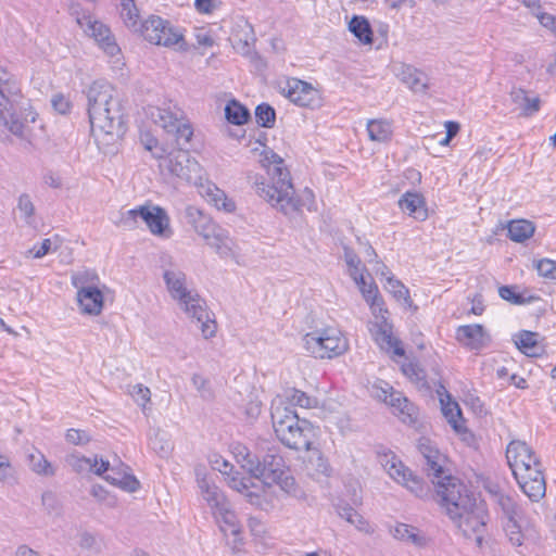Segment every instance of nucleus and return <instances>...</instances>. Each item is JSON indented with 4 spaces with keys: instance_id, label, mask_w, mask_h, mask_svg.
<instances>
[{
    "instance_id": "35",
    "label": "nucleus",
    "mask_w": 556,
    "mask_h": 556,
    "mask_svg": "<svg viewBox=\"0 0 556 556\" xmlns=\"http://www.w3.org/2000/svg\"><path fill=\"white\" fill-rule=\"evenodd\" d=\"M119 16L128 29L139 33L142 22H140L139 9L135 0H121Z\"/></svg>"
},
{
    "instance_id": "54",
    "label": "nucleus",
    "mask_w": 556,
    "mask_h": 556,
    "mask_svg": "<svg viewBox=\"0 0 556 556\" xmlns=\"http://www.w3.org/2000/svg\"><path fill=\"white\" fill-rule=\"evenodd\" d=\"M496 502L508 520L515 519L519 513V506L511 496L507 494H498Z\"/></svg>"
},
{
    "instance_id": "48",
    "label": "nucleus",
    "mask_w": 556,
    "mask_h": 556,
    "mask_svg": "<svg viewBox=\"0 0 556 556\" xmlns=\"http://www.w3.org/2000/svg\"><path fill=\"white\" fill-rule=\"evenodd\" d=\"M66 464L77 473H88L97 466V457L91 459L78 454H71L66 457Z\"/></svg>"
},
{
    "instance_id": "33",
    "label": "nucleus",
    "mask_w": 556,
    "mask_h": 556,
    "mask_svg": "<svg viewBox=\"0 0 556 556\" xmlns=\"http://www.w3.org/2000/svg\"><path fill=\"white\" fill-rule=\"evenodd\" d=\"M446 456L440 451L434 452L432 455H428L421 460L422 469L425 473L432 480H439L446 476L445 470Z\"/></svg>"
},
{
    "instance_id": "7",
    "label": "nucleus",
    "mask_w": 556,
    "mask_h": 556,
    "mask_svg": "<svg viewBox=\"0 0 556 556\" xmlns=\"http://www.w3.org/2000/svg\"><path fill=\"white\" fill-rule=\"evenodd\" d=\"M142 219L152 235L169 238L173 235L167 212L157 205H140L126 211L121 216V225L127 229H135L138 219Z\"/></svg>"
},
{
    "instance_id": "6",
    "label": "nucleus",
    "mask_w": 556,
    "mask_h": 556,
    "mask_svg": "<svg viewBox=\"0 0 556 556\" xmlns=\"http://www.w3.org/2000/svg\"><path fill=\"white\" fill-rule=\"evenodd\" d=\"M139 28L141 36L152 45L174 48L179 51L189 49L182 29L159 15H150Z\"/></svg>"
},
{
    "instance_id": "49",
    "label": "nucleus",
    "mask_w": 556,
    "mask_h": 556,
    "mask_svg": "<svg viewBox=\"0 0 556 556\" xmlns=\"http://www.w3.org/2000/svg\"><path fill=\"white\" fill-rule=\"evenodd\" d=\"M255 119L257 125L264 128H273L276 124V111L268 103H261L255 108Z\"/></svg>"
},
{
    "instance_id": "31",
    "label": "nucleus",
    "mask_w": 556,
    "mask_h": 556,
    "mask_svg": "<svg viewBox=\"0 0 556 556\" xmlns=\"http://www.w3.org/2000/svg\"><path fill=\"white\" fill-rule=\"evenodd\" d=\"M198 485L203 500L211 507L212 513L228 503L222 491L215 484L210 483L206 478L198 477Z\"/></svg>"
},
{
    "instance_id": "18",
    "label": "nucleus",
    "mask_w": 556,
    "mask_h": 556,
    "mask_svg": "<svg viewBox=\"0 0 556 556\" xmlns=\"http://www.w3.org/2000/svg\"><path fill=\"white\" fill-rule=\"evenodd\" d=\"M377 321L372 324L370 332L372 333L375 341L380 345L381 349L387 351H393L397 356L405 354L404 349L401 345V341L392 334V324L389 323L384 311L382 313L377 312Z\"/></svg>"
},
{
    "instance_id": "43",
    "label": "nucleus",
    "mask_w": 556,
    "mask_h": 556,
    "mask_svg": "<svg viewBox=\"0 0 556 556\" xmlns=\"http://www.w3.org/2000/svg\"><path fill=\"white\" fill-rule=\"evenodd\" d=\"M273 483H276L282 492L292 497H300L303 493L288 468L282 471V475H278V477L271 481V484Z\"/></svg>"
},
{
    "instance_id": "5",
    "label": "nucleus",
    "mask_w": 556,
    "mask_h": 556,
    "mask_svg": "<svg viewBox=\"0 0 556 556\" xmlns=\"http://www.w3.org/2000/svg\"><path fill=\"white\" fill-rule=\"evenodd\" d=\"M434 500L447 516H457V511H466L477 500L473 492L459 478L450 473L439 480H432Z\"/></svg>"
},
{
    "instance_id": "56",
    "label": "nucleus",
    "mask_w": 556,
    "mask_h": 556,
    "mask_svg": "<svg viewBox=\"0 0 556 556\" xmlns=\"http://www.w3.org/2000/svg\"><path fill=\"white\" fill-rule=\"evenodd\" d=\"M191 380L193 387L197 389L203 400L211 401L214 397L210 381L206 378L199 374H194Z\"/></svg>"
},
{
    "instance_id": "15",
    "label": "nucleus",
    "mask_w": 556,
    "mask_h": 556,
    "mask_svg": "<svg viewBox=\"0 0 556 556\" xmlns=\"http://www.w3.org/2000/svg\"><path fill=\"white\" fill-rule=\"evenodd\" d=\"M77 24L84 33L92 38L98 47L108 55L114 56L121 52V49L112 34L110 27L90 14L77 16Z\"/></svg>"
},
{
    "instance_id": "23",
    "label": "nucleus",
    "mask_w": 556,
    "mask_h": 556,
    "mask_svg": "<svg viewBox=\"0 0 556 556\" xmlns=\"http://www.w3.org/2000/svg\"><path fill=\"white\" fill-rule=\"evenodd\" d=\"M387 403L394 415L399 416L403 422L415 424L417 421V407L403 395L402 392L394 390Z\"/></svg>"
},
{
    "instance_id": "22",
    "label": "nucleus",
    "mask_w": 556,
    "mask_h": 556,
    "mask_svg": "<svg viewBox=\"0 0 556 556\" xmlns=\"http://www.w3.org/2000/svg\"><path fill=\"white\" fill-rule=\"evenodd\" d=\"M129 471L130 468L121 463L118 466L113 465L111 471L103 476V478L112 485L132 493L140 488V482Z\"/></svg>"
},
{
    "instance_id": "42",
    "label": "nucleus",
    "mask_w": 556,
    "mask_h": 556,
    "mask_svg": "<svg viewBox=\"0 0 556 556\" xmlns=\"http://www.w3.org/2000/svg\"><path fill=\"white\" fill-rule=\"evenodd\" d=\"M27 459L30 469L35 473L46 477H52L55 475V470L52 467L51 463L46 458V456L41 452L35 451L33 453H29Z\"/></svg>"
},
{
    "instance_id": "16",
    "label": "nucleus",
    "mask_w": 556,
    "mask_h": 556,
    "mask_svg": "<svg viewBox=\"0 0 556 556\" xmlns=\"http://www.w3.org/2000/svg\"><path fill=\"white\" fill-rule=\"evenodd\" d=\"M282 94L292 103L302 108L316 109L321 105L319 91L311 84L299 78H290L282 88Z\"/></svg>"
},
{
    "instance_id": "25",
    "label": "nucleus",
    "mask_w": 556,
    "mask_h": 556,
    "mask_svg": "<svg viewBox=\"0 0 556 556\" xmlns=\"http://www.w3.org/2000/svg\"><path fill=\"white\" fill-rule=\"evenodd\" d=\"M270 417L275 432L290 424L296 422L299 418L291 405L287 404L280 396H277L271 402Z\"/></svg>"
},
{
    "instance_id": "63",
    "label": "nucleus",
    "mask_w": 556,
    "mask_h": 556,
    "mask_svg": "<svg viewBox=\"0 0 556 556\" xmlns=\"http://www.w3.org/2000/svg\"><path fill=\"white\" fill-rule=\"evenodd\" d=\"M417 450L421 456V459H425L428 455H432L434 452L440 451L437 444L426 437H422L418 440Z\"/></svg>"
},
{
    "instance_id": "8",
    "label": "nucleus",
    "mask_w": 556,
    "mask_h": 556,
    "mask_svg": "<svg viewBox=\"0 0 556 556\" xmlns=\"http://www.w3.org/2000/svg\"><path fill=\"white\" fill-rule=\"evenodd\" d=\"M242 456V467L254 478L262 480L263 493L268 495L271 489V481L287 468L285 459L277 453L268 451L262 459L250 453L245 447Z\"/></svg>"
},
{
    "instance_id": "50",
    "label": "nucleus",
    "mask_w": 556,
    "mask_h": 556,
    "mask_svg": "<svg viewBox=\"0 0 556 556\" xmlns=\"http://www.w3.org/2000/svg\"><path fill=\"white\" fill-rule=\"evenodd\" d=\"M286 397L290 401L289 405H298L304 408L315 407L317 405V400L315 397L308 396L305 392L291 389L286 393Z\"/></svg>"
},
{
    "instance_id": "19",
    "label": "nucleus",
    "mask_w": 556,
    "mask_h": 556,
    "mask_svg": "<svg viewBox=\"0 0 556 556\" xmlns=\"http://www.w3.org/2000/svg\"><path fill=\"white\" fill-rule=\"evenodd\" d=\"M506 459L513 473L516 470H521L526 467L535 465L538 466L540 459L535 456L534 452L526 442L511 441L506 448Z\"/></svg>"
},
{
    "instance_id": "3",
    "label": "nucleus",
    "mask_w": 556,
    "mask_h": 556,
    "mask_svg": "<svg viewBox=\"0 0 556 556\" xmlns=\"http://www.w3.org/2000/svg\"><path fill=\"white\" fill-rule=\"evenodd\" d=\"M166 289L179 307L199 325L205 339L212 338L216 332V325L211 320L206 304L194 289H189L187 275L177 266H170L163 271Z\"/></svg>"
},
{
    "instance_id": "9",
    "label": "nucleus",
    "mask_w": 556,
    "mask_h": 556,
    "mask_svg": "<svg viewBox=\"0 0 556 556\" xmlns=\"http://www.w3.org/2000/svg\"><path fill=\"white\" fill-rule=\"evenodd\" d=\"M154 123L166 132L173 134L178 149H185L193 136V129L182 110L176 105L155 108L151 112Z\"/></svg>"
},
{
    "instance_id": "4",
    "label": "nucleus",
    "mask_w": 556,
    "mask_h": 556,
    "mask_svg": "<svg viewBox=\"0 0 556 556\" xmlns=\"http://www.w3.org/2000/svg\"><path fill=\"white\" fill-rule=\"evenodd\" d=\"M10 124V134L23 138L26 125L36 121V113L22 92L20 79L5 66H0V110Z\"/></svg>"
},
{
    "instance_id": "27",
    "label": "nucleus",
    "mask_w": 556,
    "mask_h": 556,
    "mask_svg": "<svg viewBox=\"0 0 556 556\" xmlns=\"http://www.w3.org/2000/svg\"><path fill=\"white\" fill-rule=\"evenodd\" d=\"M200 193L205 197L207 202L214 205L218 211H224L225 213L235 212V201L228 198L225 191L219 189L216 185L207 184L206 186H203L200 184Z\"/></svg>"
},
{
    "instance_id": "51",
    "label": "nucleus",
    "mask_w": 556,
    "mask_h": 556,
    "mask_svg": "<svg viewBox=\"0 0 556 556\" xmlns=\"http://www.w3.org/2000/svg\"><path fill=\"white\" fill-rule=\"evenodd\" d=\"M344 261L350 269V276L352 279L358 278L363 281V268L361 267V258L357 254L349 247H344Z\"/></svg>"
},
{
    "instance_id": "39",
    "label": "nucleus",
    "mask_w": 556,
    "mask_h": 556,
    "mask_svg": "<svg viewBox=\"0 0 556 556\" xmlns=\"http://www.w3.org/2000/svg\"><path fill=\"white\" fill-rule=\"evenodd\" d=\"M534 230V225L529 220H511L507 226V236L515 242H523L533 235Z\"/></svg>"
},
{
    "instance_id": "32",
    "label": "nucleus",
    "mask_w": 556,
    "mask_h": 556,
    "mask_svg": "<svg viewBox=\"0 0 556 556\" xmlns=\"http://www.w3.org/2000/svg\"><path fill=\"white\" fill-rule=\"evenodd\" d=\"M367 131L371 141L387 143L393 136L392 122L384 118L370 119L367 123Z\"/></svg>"
},
{
    "instance_id": "60",
    "label": "nucleus",
    "mask_w": 556,
    "mask_h": 556,
    "mask_svg": "<svg viewBox=\"0 0 556 556\" xmlns=\"http://www.w3.org/2000/svg\"><path fill=\"white\" fill-rule=\"evenodd\" d=\"M505 531L507 536L513 545L520 546L522 545L523 534L521 532L520 526L517 523L516 519L508 520L505 526Z\"/></svg>"
},
{
    "instance_id": "29",
    "label": "nucleus",
    "mask_w": 556,
    "mask_h": 556,
    "mask_svg": "<svg viewBox=\"0 0 556 556\" xmlns=\"http://www.w3.org/2000/svg\"><path fill=\"white\" fill-rule=\"evenodd\" d=\"M353 280L359 287L366 302L369 303L375 317H378L377 312L382 313L384 311L388 313V309L384 308V301L379 295L378 287L372 281L367 282L364 275L363 281H361L358 278Z\"/></svg>"
},
{
    "instance_id": "13",
    "label": "nucleus",
    "mask_w": 556,
    "mask_h": 556,
    "mask_svg": "<svg viewBox=\"0 0 556 556\" xmlns=\"http://www.w3.org/2000/svg\"><path fill=\"white\" fill-rule=\"evenodd\" d=\"M380 463L393 480L402 483L415 496L422 500L431 496V489L429 484L416 476L392 453L384 454L381 457Z\"/></svg>"
},
{
    "instance_id": "10",
    "label": "nucleus",
    "mask_w": 556,
    "mask_h": 556,
    "mask_svg": "<svg viewBox=\"0 0 556 556\" xmlns=\"http://www.w3.org/2000/svg\"><path fill=\"white\" fill-rule=\"evenodd\" d=\"M305 349L316 358H332L348 350V341L336 328L306 333L303 338Z\"/></svg>"
},
{
    "instance_id": "30",
    "label": "nucleus",
    "mask_w": 556,
    "mask_h": 556,
    "mask_svg": "<svg viewBox=\"0 0 556 556\" xmlns=\"http://www.w3.org/2000/svg\"><path fill=\"white\" fill-rule=\"evenodd\" d=\"M440 394V403L444 417L447 422L453 427L454 430L460 432L464 430V426L459 422L463 421L462 409L457 402L453 401L451 395L445 392V396Z\"/></svg>"
},
{
    "instance_id": "20",
    "label": "nucleus",
    "mask_w": 556,
    "mask_h": 556,
    "mask_svg": "<svg viewBox=\"0 0 556 556\" xmlns=\"http://www.w3.org/2000/svg\"><path fill=\"white\" fill-rule=\"evenodd\" d=\"M456 340L473 351H480L491 342L490 336L480 324L459 326L456 329Z\"/></svg>"
},
{
    "instance_id": "53",
    "label": "nucleus",
    "mask_w": 556,
    "mask_h": 556,
    "mask_svg": "<svg viewBox=\"0 0 556 556\" xmlns=\"http://www.w3.org/2000/svg\"><path fill=\"white\" fill-rule=\"evenodd\" d=\"M517 289L518 288L516 286H502L498 289V294L503 300L516 305H521L532 300L531 296L526 299L521 293L517 291Z\"/></svg>"
},
{
    "instance_id": "40",
    "label": "nucleus",
    "mask_w": 556,
    "mask_h": 556,
    "mask_svg": "<svg viewBox=\"0 0 556 556\" xmlns=\"http://www.w3.org/2000/svg\"><path fill=\"white\" fill-rule=\"evenodd\" d=\"M225 116L233 125H244L249 122L250 111L239 101L232 99L225 106Z\"/></svg>"
},
{
    "instance_id": "17",
    "label": "nucleus",
    "mask_w": 556,
    "mask_h": 556,
    "mask_svg": "<svg viewBox=\"0 0 556 556\" xmlns=\"http://www.w3.org/2000/svg\"><path fill=\"white\" fill-rule=\"evenodd\" d=\"M185 218L193 229L203 237L210 244H214L212 240L219 242L222 240V228H219L213 219L203 213L200 208L189 205L185 210Z\"/></svg>"
},
{
    "instance_id": "1",
    "label": "nucleus",
    "mask_w": 556,
    "mask_h": 556,
    "mask_svg": "<svg viewBox=\"0 0 556 556\" xmlns=\"http://www.w3.org/2000/svg\"><path fill=\"white\" fill-rule=\"evenodd\" d=\"M270 154L271 167L267 170L269 179L266 180L258 175L253 177V188L256 194L285 215H292L303 208L312 211L315 205L314 192L305 188L295 195L291 176L287 167L283 166V160L273 151Z\"/></svg>"
},
{
    "instance_id": "59",
    "label": "nucleus",
    "mask_w": 556,
    "mask_h": 556,
    "mask_svg": "<svg viewBox=\"0 0 556 556\" xmlns=\"http://www.w3.org/2000/svg\"><path fill=\"white\" fill-rule=\"evenodd\" d=\"M17 208L23 214L25 222L27 224H31V218L35 213V206L30 199V197L26 193H23L18 198Z\"/></svg>"
},
{
    "instance_id": "64",
    "label": "nucleus",
    "mask_w": 556,
    "mask_h": 556,
    "mask_svg": "<svg viewBox=\"0 0 556 556\" xmlns=\"http://www.w3.org/2000/svg\"><path fill=\"white\" fill-rule=\"evenodd\" d=\"M374 394L377 399L387 403L388 399L391 395V392L394 391L393 387H391L388 382L380 380L378 383L372 386Z\"/></svg>"
},
{
    "instance_id": "24",
    "label": "nucleus",
    "mask_w": 556,
    "mask_h": 556,
    "mask_svg": "<svg viewBox=\"0 0 556 556\" xmlns=\"http://www.w3.org/2000/svg\"><path fill=\"white\" fill-rule=\"evenodd\" d=\"M400 208L417 220L428 218V210L422 194L415 191H406L399 200Z\"/></svg>"
},
{
    "instance_id": "58",
    "label": "nucleus",
    "mask_w": 556,
    "mask_h": 556,
    "mask_svg": "<svg viewBox=\"0 0 556 556\" xmlns=\"http://www.w3.org/2000/svg\"><path fill=\"white\" fill-rule=\"evenodd\" d=\"M513 475L517 481L532 480L534 478L540 479V477H544L541 462L538 466L532 465L521 470H516Z\"/></svg>"
},
{
    "instance_id": "14",
    "label": "nucleus",
    "mask_w": 556,
    "mask_h": 556,
    "mask_svg": "<svg viewBox=\"0 0 556 556\" xmlns=\"http://www.w3.org/2000/svg\"><path fill=\"white\" fill-rule=\"evenodd\" d=\"M275 433L279 441L289 448L295 451L311 450V445H314L318 435V427L307 419L299 417L296 422L290 424Z\"/></svg>"
},
{
    "instance_id": "12",
    "label": "nucleus",
    "mask_w": 556,
    "mask_h": 556,
    "mask_svg": "<svg viewBox=\"0 0 556 556\" xmlns=\"http://www.w3.org/2000/svg\"><path fill=\"white\" fill-rule=\"evenodd\" d=\"M162 159L161 167L168 170L173 176L191 184L200 185L202 181V166L192 159L186 149H177L167 154V156L156 155Z\"/></svg>"
},
{
    "instance_id": "52",
    "label": "nucleus",
    "mask_w": 556,
    "mask_h": 556,
    "mask_svg": "<svg viewBox=\"0 0 556 556\" xmlns=\"http://www.w3.org/2000/svg\"><path fill=\"white\" fill-rule=\"evenodd\" d=\"M386 289L391 292L396 300H404L407 304L412 303L408 289L393 276L387 277Z\"/></svg>"
},
{
    "instance_id": "37",
    "label": "nucleus",
    "mask_w": 556,
    "mask_h": 556,
    "mask_svg": "<svg viewBox=\"0 0 556 556\" xmlns=\"http://www.w3.org/2000/svg\"><path fill=\"white\" fill-rule=\"evenodd\" d=\"M349 30L365 45L374 41L371 25L365 16L354 15L349 22Z\"/></svg>"
},
{
    "instance_id": "47",
    "label": "nucleus",
    "mask_w": 556,
    "mask_h": 556,
    "mask_svg": "<svg viewBox=\"0 0 556 556\" xmlns=\"http://www.w3.org/2000/svg\"><path fill=\"white\" fill-rule=\"evenodd\" d=\"M305 451L309 453L307 458V466L311 467L316 473L329 476L331 468L323 453L313 445H311V450Z\"/></svg>"
},
{
    "instance_id": "45",
    "label": "nucleus",
    "mask_w": 556,
    "mask_h": 556,
    "mask_svg": "<svg viewBox=\"0 0 556 556\" xmlns=\"http://www.w3.org/2000/svg\"><path fill=\"white\" fill-rule=\"evenodd\" d=\"M71 281L77 291H80L83 289L97 287L99 282V276L94 270L85 269L73 273Z\"/></svg>"
},
{
    "instance_id": "2",
    "label": "nucleus",
    "mask_w": 556,
    "mask_h": 556,
    "mask_svg": "<svg viewBox=\"0 0 556 556\" xmlns=\"http://www.w3.org/2000/svg\"><path fill=\"white\" fill-rule=\"evenodd\" d=\"M85 92L91 130H99L106 143L122 139L126 132L125 110L114 87L104 79H98Z\"/></svg>"
},
{
    "instance_id": "61",
    "label": "nucleus",
    "mask_w": 556,
    "mask_h": 556,
    "mask_svg": "<svg viewBox=\"0 0 556 556\" xmlns=\"http://www.w3.org/2000/svg\"><path fill=\"white\" fill-rule=\"evenodd\" d=\"M41 503L48 514L58 513L60 509L58 497L52 491H46L42 493Z\"/></svg>"
},
{
    "instance_id": "28",
    "label": "nucleus",
    "mask_w": 556,
    "mask_h": 556,
    "mask_svg": "<svg viewBox=\"0 0 556 556\" xmlns=\"http://www.w3.org/2000/svg\"><path fill=\"white\" fill-rule=\"evenodd\" d=\"M510 100L517 104L523 117L533 116L541 109V99L539 96L530 97L528 91L522 88H513L509 92Z\"/></svg>"
},
{
    "instance_id": "21",
    "label": "nucleus",
    "mask_w": 556,
    "mask_h": 556,
    "mask_svg": "<svg viewBox=\"0 0 556 556\" xmlns=\"http://www.w3.org/2000/svg\"><path fill=\"white\" fill-rule=\"evenodd\" d=\"M230 41L241 54H250L251 43L254 41L252 25L242 17L238 18L231 27Z\"/></svg>"
},
{
    "instance_id": "41",
    "label": "nucleus",
    "mask_w": 556,
    "mask_h": 556,
    "mask_svg": "<svg viewBox=\"0 0 556 556\" xmlns=\"http://www.w3.org/2000/svg\"><path fill=\"white\" fill-rule=\"evenodd\" d=\"M523 493L532 501L539 502L545 496L546 482L544 477L540 479L517 481Z\"/></svg>"
},
{
    "instance_id": "34",
    "label": "nucleus",
    "mask_w": 556,
    "mask_h": 556,
    "mask_svg": "<svg viewBox=\"0 0 556 556\" xmlns=\"http://www.w3.org/2000/svg\"><path fill=\"white\" fill-rule=\"evenodd\" d=\"M400 76L414 92H426L428 89L427 75L413 66H404Z\"/></svg>"
},
{
    "instance_id": "38",
    "label": "nucleus",
    "mask_w": 556,
    "mask_h": 556,
    "mask_svg": "<svg viewBox=\"0 0 556 556\" xmlns=\"http://www.w3.org/2000/svg\"><path fill=\"white\" fill-rule=\"evenodd\" d=\"M213 515L217 522L220 523V530L225 534L227 532H230L231 534H239L240 529L237 523V516L232 510L229 509L228 503L214 510Z\"/></svg>"
},
{
    "instance_id": "26",
    "label": "nucleus",
    "mask_w": 556,
    "mask_h": 556,
    "mask_svg": "<svg viewBox=\"0 0 556 556\" xmlns=\"http://www.w3.org/2000/svg\"><path fill=\"white\" fill-rule=\"evenodd\" d=\"M77 301L85 314L97 316L102 312L104 299L98 286L77 291Z\"/></svg>"
},
{
    "instance_id": "36",
    "label": "nucleus",
    "mask_w": 556,
    "mask_h": 556,
    "mask_svg": "<svg viewBox=\"0 0 556 556\" xmlns=\"http://www.w3.org/2000/svg\"><path fill=\"white\" fill-rule=\"evenodd\" d=\"M539 333L522 330L516 336L517 348L528 356L535 357L542 354L543 350L538 342Z\"/></svg>"
},
{
    "instance_id": "46",
    "label": "nucleus",
    "mask_w": 556,
    "mask_h": 556,
    "mask_svg": "<svg viewBox=\"0 0 556 556\" xmlns=\"http://www.w3.org/2000/svg\"><path fill=\"white\" fill-rule=\"evenodd\" d=\"M232 488L236 489L237 491L243 493L249 498V502L252 505H255L262 509H267V505L269 503L265 500L266 495H264V493L258 494V493L250 491V486L244 479H241V480L232 479Z\"/></svg>"
},
{
    "instance_id": "55",
    "label": "nucleus",
    "mask_w": 556,
    "mask_h": 556,
    "mask_svg": "<svg viewBox=\"0 0 556 556\" xmlns=\"http://www.w3.org/2000/svg\"><path fill=\"white\" fill-rule=\"evenodd\" d=\"M338 514L341 518H344L348 522L354 525L357 529L363 530L365 526V520L362 515H359L353 507L350 505L338 506Z\"/></svg>"
},
{
    "instance_id": "44",
    "label": "nucleus",
    "mask_w": 556,
    "mask_h": 556,
    "mask_svg": "<svg viewBox=\"0 0 556 556\" xmlns=\"http://www.w3.org/2000/svg\"><path fill=\"white\" fill-rule=\"evenodd\" d=\"M403 374L418 388L429 389L427 375L417 362H408L402 365Z\"/></svg>"
},
{
    "instance_id": "62",
    "label": "nucleus",
    "mask_w": 556,
    "mask_h": 556,
    "mask_svg": "<svg viewBox=\"0 0 556 556\" xmlns=\"http://www.w3.org/2000/svg\"><path fill=\"white\" fill-rule=\"evenodd\" d=\"M130 394L139 405L146 406V404L150 401L151 392L148 387L136 384L132 387Z\"/></svg>"
},
{
    "instance_id": "11",
    "label": "nucleus",
    "mask_w": 556,
    "mask_h": 556,
    "mask_svg": "<svg viewBox=\"0 0 556 556\" xmlns=\"http://www.w3.org/2000/svg\"><path fill=\"white\" fill-rule=\"evenodd\" d=\"M457 516L448 518L466 539H473L478 547H482L489 515L482 502H473L466 511H457Z\"/></svg>"
},
{
    "instance_id": "57",
    "label": "nucleus",
    "mask_w": 556,
    "mask_h": 556,
    "mask_svg": "<svg viewBox=\"0 0 556 556\" xmlns=\"http://www.w3.org/2000/svg\"><path fill=\"white\" fill-rule=\"evenodd\" d=\"M535 269L541 277L556 280V262L549 258H542L535 263Z\"/></svg>"
}]
</instances>
